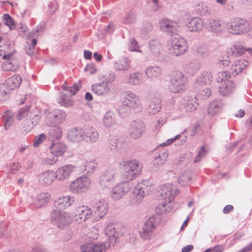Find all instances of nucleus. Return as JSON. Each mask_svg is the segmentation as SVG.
<instances>
[{"label": "nucleus", "instance_id": "1", "mask_svg": "<svg viewBox=\"0 0 252 252\" xmlns=\"http://www.w3.org/2000/svg\"><path fill=\"white\" fill-rule=\"evenodd\" d=\"M188 85V79L184 73L176 71L172 75L170 81L168 90L172 94H180L184 92Z\"/></svg>", "mask_w": 252, "mask_h": 252}, {"label": "nucleus", "instance_id": "2", "mask_svg": "<svg viewBox=\"0 0 252 252\" xmlns=\"http://www.w3.org/2000/svg\"><path fill=\"white\" fill-rule=\"evenodd\" d=\"M169 50L170 54L176 56L184 54L188 50L187 40L178 34H174L172 36Z\"/></svg>", "mask_w": 252, "mask_h": 252}, {"label": "nucleus", "instance_id": "3", "mask_svg": "<svg viewBox=\"0 0 252 252\" xmlns=\"http://www.w3.org/2000/svg\"><path fill=\"white\" fill-rule=\"evenodd\" d=\"M229 33L233 34H241L251 30L250 21L245 19L237 18L229 21L226 25Z\"/></svg>", "mask_w": 252, "mask_h": 252}, {"label": "nucleus", "instance_id": "4", "mask_svg": "<svg viewBox=\"0 0 252 252\" xmlns=\"http://www.w3.org/2000/svg\"><path fill=\"white\" fill-rule=\"evenodd\" d=\"M152 191V184L149 180H143L134 188L132 201L134 203H140L144 197Z\"/></svg>", "mask_w": 252, "mask_h": 252}, {"label": "nucleus", "instance_id": "5", "mask_svg": "<svg viewBox=\"0 0 252 252\" xmlns=\"http://www.w3.org/2000/svg\"><path fill=\"white\" fill-rule=\"evenodd\" d=\"M142 169V164L136 159L130 160L124 162V177L126 182L131 181L139 174Z\"/></svg>", "mask_w": 252, "mask_h": 252}, {"label": "nucleus", "instance_id": "6", "mask_svg": "<svg viewBox=\"0 0 252 252\" xmlns=\"http://www.w3.org/2000/svg\"><path fill=\"white\" fill-rule=\"evenodd\" d=\"M50 220L53 224L62 229L67 227L71 221V219L68 214L54 209L51 211Z\"/></svg>", "mask_w": 252, "mask_h": 252}, {"label": "nucleus", "instance_id": "7", "mask_svg": "<svg viewBox=\"0 0 252 252\" xmlns=\"http://www.w3.org/2000/svg\"><path fill=\"white\" fill-rule=\"evenodd\" d=\"M178 192V190L170 184H164L161 186L158 193L160 196L159 199L163 200L161 203L162 206L164 207L167 204L171 202Z\"/></svg>", "mask_w": 252, "mask_h": 252}, {"label": "nucleus", "instance_id": "8", "mask_svg": "<svg viewBox=\"0 0 252 252\" xmlns=\"http://www.w3.org/2000/svg\"><path fill=\"white\" fill-rule=\"evenodd\" d=\"M158 224L157 217L153 216L150 217L144 223L142 230L139 232L140 236L144 240H150L154 236V231Z\"/></svg>", "mask_w": 252, "mask_h": 252}, {"label": "nucleus", "instance_id": "9", "mask_svg": "<svg viewBox=\"0 0 252 252\" xmlns=\"http://www.w3.org/2000/svg\"><path fill=\"white\" fill-rule=\"evenodd\" d=\"M91 180L86 177H81L72 182L69 186L70 190L73 193L80 194L86 192L89 188Z\"/></svg>", "mask_w": 252, "mask_h": 252}, {"label": "nucleus", "instance_id": "10", "mask_svg": "<svg viewBox=\"0 0 252 252\" xmlns=\"http://www.w3.org/2000/svg\"><path fill=\"white\" fill-rule=\"evenodd\" d=\"M44 115L46 123L50 126L61 125L64 122L66 117L65 111H44Z\"/></svg>", "mask_w": 252, "mask_h": 252}, {"label": "nucleus", "instance_id": "11", "mask_svg": "<svg viewBox=\"0 0 252 252\" xmlns=\"http://www.w3.org/2000/svg\"><path fill=\"white\" fill-rule=\"evenodd\" d=\"M124 98L122 103L131 109H141L139 97L130 91H126L123 93Z\"/></svg>", "mask_w": 252, "mask_h": 252}, {"label": "nucleus", "instance_id": "12", "mask_svg": "<svg viewBox=\"0 0 252 252\" xmlns=\"http://www.w3.org/2000/svg\"><path fill=\"white\" fill-rule=\"evenodd\" d=\"M130 188L131 185L128 182L120 183L112 189L111 197L114 200H118L128 192Z\"/></svg>", "mask_w": 252, "mask_h": 252}, {"label": "nucleus", "instance_id": "13", "mask_svg": "<svg viewBox=\"0 0 252 252\" xmlns=\"http://www.w3.org/2000/svg\"><path fill=\"white\" fill-rule=\"evenodd\" d=\"M93 214L98 219L103 217L108 212V204L104 200L96 201L92 204Z\"/></svg>", "mask_w": 252, "mask_h": 252}, {"label": "nucleus", "instance_id": "14", "mask_svg": "<svg viewBox=\"0 0 252 252\" xmlns=\"http://www.w3.org/2000/svg\"><path fill=\"white\" fill-rule=\"evenodd\" d=\"M145 126L144 122L138 120L133 121L130 124L129 129L130 136L133 139L139 138L145 131Z\"/></svg>", "mask_w": 252, "mask_h": 252}, {"label": "nucleus", "instance_id": "15", "mask_svg": "<svg viewBox=\"0 0 252 252\" xmlns=\"http://www.w3.org/2000/svg\"><path fill=\"white\" fill-rule=\"evenodd\" d=\"M13 44L0 36V56L3 59H9L14 54Z\"/></svg>", "mask_w": 252, "mask_h": 252}, {"label": "nucleus", "instance_id": "16", "mask_svg": "<svg viewBox=\"0 0 252 252\" xmlns=\"http://www.w3.org/2000/svg\"><path fill=\"white\" fill-rule=\"evenodd\" d=\"M93 215V211L88 206H82L77 208L74 212V218L75 220L79 223L85 221Z\"/></svg>", "mask_w": 252, "mask_h": 252}, {"label": "nucleus", "instance_id": "17", "mask_svg": "<svg viewBox=\"0 0 252 252\" xmlns=\"http://www.w3.org/2000/svg\"><path fill=\"white\" fill-rule=\"evenodd\" d=\"M116 171L114 169H109L106 171L100 177L99 184L102 188H109L115 182V176Z\"/></svg>", "mask_w": 252, "mask_h": 252}, {"label": "nucleus", "instance_id": "18", "mask_svg": "<svg viewBox=\"0 0 252 252\" xmlns=\"http://www.w3.org/2000/svg\"><path fill=\"white\" fill-rule=\"evenodd\" d=\"M56 178H57V175L55 172L51 170H47L38 175L39 183L44 186L51 185Z\"/></svg>", "mask_w": 252, "mask_h": 252}, {"label": "nucleus", "instance_id": "19", "mask_svg": "<svg viewBox=\"0 0 252 252\" xmlns=\"http://www.w3.org/2000/svg\"><path fill=\"white\" fill-rule=\"evenodd\" d=\"M75 166L67 164L63 165L58 169L56 172L57 178L59 180L67 179L75 170Z\"/></svg>", "mask_w": 252, "mask_h": 252}, {"label": "nucleus", "instance_id": "20", "mask_svg": "<svg viewBox=\"0 0 252 252\" xmlns=\"http://www.w3.org/2000/svg\"><path fill=\"white\" fill-rule=\"evenodd\" d=\"M110 86L104 81L95 83L92 86V92L97 95L104 96L110 91Z\"/></svg>", "mask_w": 252, "mask_h": 252}, {"label": "nucleus", "instance_id": "21", "mask_svg": "<svg viewBox=\"0 0 252 252\" xmlns=\"http://www.w3.org/2000/svg\"><path fill=\"white\" fill-rule=\"evenodd\" d=\"M83 140L87 142H95L98 139V133L93 127L89 126L83 129Z\"/></svg>", "mask_w": 252, "mask_h": 252}, {"label": "nucleus", "instance_id": "22", "mask_svg": "<svg viewBox=\"0 0 252 252\" xmlns=\"http://www.w3.org/2000/svg\"><path fill=\"white\" fill-rule=\"evenodd\" d=\"M203 22L198 17H193L190 19L187 24L188 29L190 32L201 31L203 29Z\"/></svg>", "mask_w": 252, "mask_h": 252}, {"label": "nucleus", "instance_id": "23", "mask_svg": "<svg viewBox=\"0 0 252 252\" xmlns=\"http://www.w3.org/2000/svg\"><path fill=\"white\" fill-rule=\"evenodd\" d=\"M248 65V62L246 60H237L231 65L229 72L231 75L235 76Z\"/></svg>", "mask_w": 252, "mask_h": 252}, {"label": "nucleus", "instance_id": "24", "mask_svg": "<svg viewBox=\"0 0 252 252\" xmlns=\"http://www.w3.org/2000/svg\"><path fill=\"white\" fill-rule=\"evenodd\" d=\"M82 252H102L106 250V246L103 244L90 243L84 244L81 247Z\"/></svg>", "mask_w": 252, "mask_h": 252}, {"label": "nucleus", "instance_id": "25", "mask_svg": "<svg viewBox=\"0 0 252 252\" xmlns=\"http://www.w3.org/2000/svg\"><path fill=\"white\" fill-rule=\"evenodd\" d=\"M74 201L73 197L70 196H63L57 199L54 203L55 210H61L69 207Z\"/></svg>", "mask_w": 252, "mask_h": 252}, {"label": "nucleus", "instance_id": "26", "mask_svg": "<svg viewBox=\"0 0 252 252\" xmlns=\"http://www.w3.org/2000/svg\"><path fill=\"white\" fill-rule=\"evenodd\" d=\"M22 82V78L19 75L16 74L7 79L4 85L10 93L11 91L19 87Z\"/></svg>", "mask_w": 252, "mask_h": 252}, {"label": "nucleus", "instance_id": "27", "mask_svg": "<svg viewBox=\"0 0 252 252\" xmlns=\"http://www.w3.org/2000/svg\"><path fill=\"white\" fill-rule=\"evenodd\" d=\"M83 129L74 127L68 130L66 137L69 141L78 142L83 140Z\"/></svg>", "mask_w": 252, "mask_h": 252}, {"label": "nucleus", "instance_id": "28", "mask_svg": "<svg viewBox=\"0 0 252 252\" xmlns=\"http://www.w3.org/2000/svg\"><path fill=\"white\" fill-rule=\"evenodd\" d=\"M105 233L108 236L109 246L107 247L114 246L117 243L120 234L118 232L115 228L112 226H108L105 230Z\"/></svg>", "mask_w": 252, "mask_h": 252}, {"label": "nucleus", "instance_id": "29", "mask_svg": "<svg viewBox=\"0 0 252 252\" xmlns=\"http://www.w3.org/2000/svg\"><path fill=\"white\" fill-rule=\"evenodd\" d=\"M162 31L173 34L177 31V23L168 19H162L159 22Z\"/></svg>", "mask_w": 252, "mask_h": 252}, {"label": "nucleus", "instance_id": "30", "mask_svg": "<svg viewBox=\"0 0 252 252\" xmlns=\"http://www.w3.org/2000/svg\"><path fill=\"white\" fill-rule=\"evenodd\" d=\"M35 99L34 96L31 94H26L24 98L20 100V105H25L24 107H22L19 110H30L35 108Z\"/></svg>", "mask_w": 252, "mask_h": 252}, {"label": "nucleus", "instance_id": "31", "mask_svg": "<svg viewBox=\"0 0 252 252\" xmlns=\"http://www.w3.org/2000/svg\"><path fill=\"white\" fill-rule=\"evenodd\" d=\"M234 88L235 85L232 81H225L219 86V92L222 96H228L232 93Z\"/></svg>", "mask_w": 252, "mask_h": 252}, {"label": "nucleus", "instance_id": "32", "mask_svg": "<svg viewBox=\"0 0 252 252\" xmlns=\"http://www.w3.org/2000/svg\"><path fill=\"white\" fill-rule=\"evenodd\" d=\"M224 25L222 21L219 19H210L208 24V30L214 33H219L222 31Z\"/></svg>", "mask_w": 252, "mask_h": 252}, {"label": "nucleus", "instance_id": "33", "mask_svg": "<svg viewBox=\"0 0 252 252\" xmlns=\"http://www.w3.org/2000/svg\"><path fill=\"white\" fill-rule=\"evenodd\" d=\"M162 73V68L158 66H150L145 70V74L148 79H152L159 77Z\"/></svg>", "mask_w": 252, "mask_h": 252}, {"label": "nucleus", "instance_id": "34", "mask_svg": "<svg viewBox=\"0 0 252 252\" xmlns=\"http://www.w3.org/2000/svg\"><path fill=\"white\" fill-rule=\"evenodd\" d=\"M51 195L48 192H41L37 194L34 201L35 207L39 208L45 205L50 200Z\"/></svg>", "mask_w": 252, "mask_h": 252}, {"label": "nucleus", "instance_id": "35", "mask_svg": "<svg viewBox=\"0 0 252 252\" xmlns=\"http://www.w3.org/2000/svg\"><path fill=\"white\" fill-rule=\"evenodd\" d=\"M51 153L55 156L58 157L63 155L65 152L66 146L65 145L61 142H54L52 143V145L50 146Z\"/></svg>", "mask_w": 252, "mask_h": 252}, {"label": "nucleus", "instance_id": "36", "mask_svg": "<svg viewBox=\"0 0 252 252\" xmlns=\"http://www.w3.org/2000/svg\"><path fill=\"white\" fill-rule=\"evenodd\" d=\"M130 64L129 60L123 57L119 61L114 63V67L116 70L126 71L128 70Z\"/></svg>", "mask_w": 252, "mask_h": 252}, {"label": "nucleus", "instance_id": "37", "mask_svg": "<svg viewBox=\"0 0 252 252\" xmlns=\"http://www.w3.org/2000/svg\"><path fill=\"white\" fill-rule=\"evenodd\" d=\"M116 123V116L113 111H107L103 117V124L107 128L112 127Z\"/></svg>", "mask_w": 252, "mask_h": 252}, {"label": "nucleus", "instance_id": "38", "mask_svg": "<svg viewBox=\"0 0 252 252\" xmlns=\"http://www.w3.org/2000/svg\"><path fill=\"white\" fill-rule=\"evenodd\" d=\"M168 157V153L166 151L162 150L157 156H155L153 160V165L155 167H159L163 164Z\"/></svg>", "mask_w": 252, "mask_h": 252}, {"label": "nucleus", "instance_id": "39", "mask_svg": "<svg viewBox=\"0 0 252 252\" xmlns=\"http://www.w3.org/2000/svg\"><path fill=\"white\" fill-rule=\"evenodd\" d=\"M199 104L195 97L189 99L186 103L184 102L180 108L186 110H196L198 108Z\"/></svg>", "mask_w": 252, "mask_h": 252}, {"label": "nucleus", "instance_id": "40", "mask_svg": "<svg viewBox=\"0 0 252 252\" xmlns=\"http://www.w3.org/2000/svg\"><path fill=\"white\" fill-rule=\"evenodd\" d=\"M195 54L197 57L203 59L208 57L210 54V51L208 47L204 45H198L195 50Z\"/></svg>", "mask_w": 252, "mask_h": 252}, {"label": "nucleus", "instance_id": "41", "mask_svg": "<svg viewBox=\"0 0 252 252\" xmlns=\"http://www.w3.org/2000/svg\"><path fill=\"white\" fill-rule=\"evenodd\" d=\"M128 84L131 85H138L142 83V74L135 72L129 74L127 79Z\"/></svg>", "mask_w": 252, "mask_h": 252}, {"label": "nucleus", "instance_id": "42", "mask_svg": "<svg viewBox=\"0 0 252 252\" xmlns=\"http://www.w3.org/2000/svg\"><path fill=\"white\" fill-rule=\"evenodd\" d=\"M149 47L150 51L154 56H157L159 55L161 51V45L156 39H153L149 42Z\"/></svg>", "mask_w": 252, "mask_h": 252}, {"label": "nucleus", "instance_id": "43", "mask_svg": "<svg viewBox=\"0 0 252 252\" xmlns=\"http://www.w3.org/2000/svg\"><path fill=\"white\" fill-rule=\"evenodd\" d=\"M246 52V50L240 46L234 45L228 49L227 51V58L229 56L238 57L242 55Z\"/></svg>", "mask_w": 252, "mask_h": 252}, {"label": "nucleus", "instance_id": "44", "mask_svg": "<svg viewBox=\"0 0 252 252\" xmlns=\"http://www.w3.org/2000/svg\"><path fill=\"white\" fill-rule=\"evenodd\" d=\"M8 60L6 61L2 64V68L3 70L5 71H15L18 68V62L13 59H7Z\"/></svg>", "mask_w": 252, "mask_h": 252}, {"label": "nucleus", "instance_id": "45", "mask_svg": "<svg viewBox=\"0 0 252 252\" xmlns=\"http://www.w3.org/2000/svg\"><path fill=\"white\" fill-rule=\"evenodd\" d=\"M212 75L211 73L205 72L202 73L196 80V83L199 85L209 84L211 83Z\"/></svg>", "mask_w": 252, "mask_h": 252}, {"label": "nucleus", "instance_id": "46", "mask_svg": "<svg viewBox=\"0 0 252 252\" xmlns=\"http://www.w3.org/2000/svg\"><path fill=\"white\" fill-rule=\"evenodd\" d=\"M201 63L198 61L192 62L188 64L185 67L187 73L193 75L200 68Z\"/></svg>", "mask_w": 252, "mask_h": 252}, {"label": "nucleus", "instance_id": "47", "mask_svg": "<svg viewBox=\"0 0 252 252\" xmlns=\"http://www.w3.org/2000/svg\"><path fill=\"white\" fill-rule=\"evenodd\" d=\"M195 10L201 15H206L209 14L210 8L207 3L200 2L195 6Z\"/></svg>", "mask_w": 252, "mask_h": 252}, {"label": "nucleus", "instance_id": "48", "mask_svg": "<svg viewBox=\"0 0 252 252\" xmlns=\"http://www.w3.org/2000/svg\"><path fill=\"white\" fill-rule=\"evenodd\" d=\"M49 129V133L51 136L57 139H59L62 135V129L59 125H53L51 126Z\"/></svg>", "mask_w": 252, "mask_h": 252}, {"label": "nucleus", "instance_id": "49", "mask_svg": "<svg viewBox=\"0 0 252 252\" xmlns=\"http://www.w3.org/2000/svg\"><path fill=\"white\" fill-rule=\"evenodd\" d=\"M161 100L158 97L153 98L148 104L147 109L151 110H159L161 108Z\"/></svg>", "mask_w": 252, "mask_h": 252}, {"label": "nucleus", "instance_id": "50", "mask_svg": "<svg viewBox=\"0 0 252 252\" xmlns=\"http://www.w3.org/2000/svg\"><path fill=\"white\" fill-rule=\"evenodd\" d=\"M9 111H5L4 114L2 116V118L4 121V128L7 130L13 123L14 116L8 114Z\"/></svg>", "mask_w": 252, "mask_h": 252}, {"label": "nucleus", "instance_id": "51", "mask_svg": "<svg viewBox=\"0 0 252 252\" xmlns=\"http://www.w3.org/2000/svg\"><path fill=\"white\" fill-rule=\"evenodd\" d=\"M2 20L4 24L9 28L10 30H13L15 28V23L8 14H4L2 16Z\"/></svg>", "mask_w": 252, "mask_h": 252}, {"label": "nucleus", "instance_id": "52", "mask_svg": "<svg viewBox=\"0 0 252 252\" xmlns=\"http://www.w3.org/2000/svg\"><path fill=\"white\" fill-rule=\"evenodd\" d=\"M9 93L4 84H0V104L8 98Z\"/></svg>", "mask_w": 252, "mask_h": 252}, {"label": "nucleus", "instance_id": "53", "mask_svg": "<svg viewBox=\"0 0 252 252\" xmlns=\"http://www.w3.org/2000/svg\"><path fill=\"white\" fill-rule=\"evenodd\" d=\"M97 163L94 159L87 161L85 165L84 170L88 174H92L94 172V170L96 167Z\"/></svg>", "mask_w": 252, "mask_h": 252}, {"label": "nucleus", "instance_id": "54", "mask_svg": "<svg viewBox=\"0 0 252 252\" xmlns=\"http://www.w3.org/2000/svg\"><path fill=\"white\" fill-rule=\"evenodd\" d=\"M224 103L220 100H216L209 104L208 110H213L214 109H221L223 108Z\"/></svg>", "mask_w": 252, "mask_h": 252}, {"label": "nucleus", "instance_id": "55", "mask_svg": "<svg viewBox=\"0 0 252 252\" xmlns=\"http://www.w3.org/2000/svg\"><path fill=\"white\" fill-rule=\"evenodd\" d=\"M230 72L226 71H223L219 72L218 78H216L218 82L224 83L225 81H229L228 79L230 77Z\"/></svg>", "mask_w": 252, "mask_h": 252}, {"label": "nucleus", "instance_id": "56", "mask_svg": "<svg viewBox=\"0 0 252 252\" xmlns=\"http://www.w3.org/2000/svg\"><path fill=\"white\" fill-rule=\"evenodd\" d=\"M59 103L65 107H68L73 104V101L67 96L62 94L61 98L59 101Z\"/></svg>", "mask_w": 252, "mask_h": 252}, {"label": "nucleus", "instance_id": "57", "mask_svg": "<svg viewBox=\"0 0 252 252\" xmlns=\"http://www.w3.org/2000/svg\"><path fill=\"white\" fill-rule=\"evenodd\" d=\"M34 125L32 123H31L30 119L26 118V121H24V123L22 127V132L28 133L30 132L34 127Z\"/></svg>", "mask_w": 252, "mask_h": 252}, {"label": "nucleus", "instance_id": "58", "mask_svg": "<svg viewBox=\"0 0 252 252\" xmlns=\"http://www.w3.org/2000/svg\"><path fill=\"white\" fill-rule=\"evenodd\" d=\"M33 112H34V111H33ZM38 112H40V111ZM41 117V115L40 114V113L35 114L34 113H32V111H30L29 119H30L31 123H32L34 126L37 125Z\"/></svg>", "mask_w": 252, "mask_h": 252}, {"label": "nucleus", "instance_id": "59", "mask_svg": "<svg viewBox=\"0 0 252 252\" xmlns=\"http://www.w3.org/2000/svg\"><path fill=\"white\" fill-rule=\"evenodd\" d=\"M129 49L130 51L141 52L139 50V47L138 45V42L134 38H131L128 45Z\"/></svg>", "mask_w": 252, "mask_h": 252}, {"label": "nucleus", "instance_id": "60", "mask_svg": "<svg viewBox=\"0 0 252 252\" xmlns=\"http://www.w3.org/2000/svg\"><path fill=\"white\" fill-rule=\"evenodd\" d=\"M206 151L204 146L201 147L200 149L198 151L197 156L194 159V162H197L201 160V158H204L206 154Z\"/></svg>", "mask_w": 252, "mask_h": 252}, {"label": "nucleus", "instance_id": "61", "mask_svg": "<svg viewBox=\"0 0 252 252\" xmlns=\"http://www.w3.org/2000/svg\"><path fill=\"white\" fill-rule=\"evenodd\" d=\"M135 16L133 11H130L124 20V22L126 24H131L135 21Z\"/></svg>", "mask_w": 252, "mask_h": 252}, {"label": "nucleus", "instance_id": "62", "mask_svg": "<svg viewBox=\"0 0 252 252\" xmlns=\"http://www.w3.org/2000/svg\"><path fill=\"white\" fill-rule=\"evenodd\" d=\"M46 135L44 133L39 134L37 137L35 138V141L33 143V146L34 147H37L40 144H41L46 139Z\"/></svg>", "mask_w": 252, "mask_h": 252}, {"label": "nucleus", "instance_id": "63", "mask_svg": "<svg viewBox=\"0 0 252 252\" xmlns=\"http://www.w3.org/2000/svg\"><path fill=\"white\" fill-rule=\"evenodd\" d=\"M118 143V140L116 137L110 136L109 139V146L111 150H116Z\"/></svg>", "mask_w": 252, "mask_h": 252}, {"label": "nucleus", "instance_id": "64", "mask_svg": "<svg viewBox=\"0 0 252 252\" xmlns=\"http://www.w3.org/2000/svg\"><path fill=\"white\" fill-rule=\"evenodd\" d=\"M224 251V247L222 245H216L213 248L207 249L204 252H222Z\"/></svg>", "mask_w": 252, "mask_h": 252}]
</instances>
